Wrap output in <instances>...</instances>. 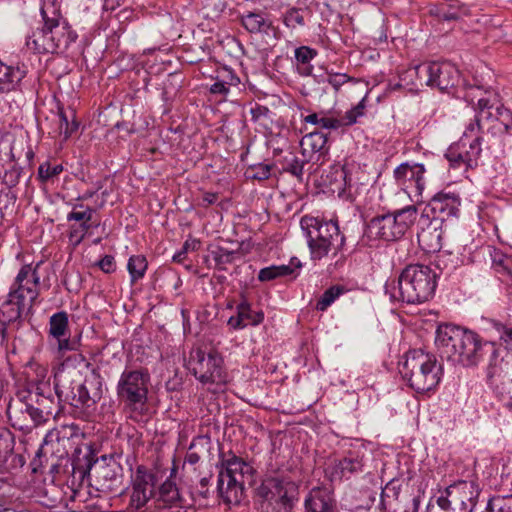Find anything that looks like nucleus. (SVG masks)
Instances as JSON below:
<instances>
[{"instance_id": "nucleus-34", "label": "nucleus", "mask_w": 512, "mask_h": 512, "mask_svg": "<svg viewBox=\"0 0 512 512\" xmlns=\"http://www.w3.org/2000/svg\"><path fill=\"white\" fill-rule=\"evenodd\" d=\"M148 268V261L144 255H132L128 259L127 270L130 275V283L134 285L136 282L144 278Z\"/></svg>"}, {"instance_id": "nucleus-19", "label": "nucleus", "mask_w": 512, "mask_h": 512, "mask_svg": "<svg viewBox=\"0 0 512 512\" xmlns=\"http://www.w3.org/2000/svg\"><path fill=\"white\" fill-rule=\"evenodd\" d=\"M461 204L460 197L454 192H439L430 200L428 207L432 219H439L441 224L444 221L457 217Z\"/></svg>"}, {"instance_id": "nucleus-37", "label": "nucleus", "mask_w": 512, "mask_h": 512, "mask_svg": "<svg viewBox=\"0 0 512 512\" xmlns=\"http://www.w3.org/2000/svg\"><path fill=\"white\" fill-rule=\"evenodd\" d=\"M365 110V98H363L356 106L346 111L343 116L338 117V121L340 122V128L349 127L354 125L359 117L364 115Z\"/></svg>"}, {"instance_id": "nucleus-64", "label": "nucleus", "mask_w": 512, "mask_h": 512, "mask_svg": "<svg viewBox=\"0 0 512 512\" xmlns=\"http://www.w3.org/2000/svg\"><path fill=\"white\" fill-rule=\"evenodd\" d=\"M59 131L60 134L64 135V128H67L69 126V119L68 116L62 111H59Z\"/></svg>"}, {"instance_id": "nucleus-60", "label": "nucleus", "mask_w": 512, "mask_h": 512, "mask_svg": "<svg viewBox=\"0 0 512 512\" xmlns=\"http://www.w3.org/2000/svg\"><path fill=\"white\" fill-rule=\"evenodd\" d=\"M86 234L83 233L77 226H71L69 231V239L79 245L85 238Z\"/></svg>"}, {"instance_id": "nucleus-46", "label": "nucleus", "mask_w": 512, "mask_h": 512, "mask_svg": "<svg viewBox=\"0 0 512 512\" xmlns=\"http://www.w3.org/2000/svg\"><path fill=\"white\" fill-rule=\"evenodd\" d=\"M486 512H512V496L499 497L490 501Z\"/></svg>"}, {"instance_id": "nucleus-59", "label": "nucleus", "mask_w": 512, "mask_h": 512, "mask_svg": "<svg viewBox=\"0 0 512 512\" xmlns=\"http://www.w3.org/2000/svg\"><path fill=\"white\" fill-rule=\"evenodd\" d=\"M209 91L211 94L226 96L229 93L230 88L220 80L216 79V82L210 86Z\"/></svg>"}, {"instance_id": "nucleus-43", "label": "nucleus", "mask_w": 512, "mask_h": 512, "mask_svg": "<svg viewBox=\"0 0 512 512\" xmlns=\"http://www.w3.org/2000/svg\"><path fill=\"white\" fill-rule=\"evenodd\" d=\"M461 148L464 147L460 142L458 145L450 146L445 154V157L453 168H459L462 165L466 166L467 157H465V152L462 151Z\"/></svg>"}, {"instance_id": "nucleus-17", "label": "nucleus", "mask_w": 512, "mask_h": 512, "mask_svg": "<svg viewBox=\"0 0 512 512\" xmlns=\"http://www.w3.org/2000/svg\"><path fill=\"white\" fill-rule=\"evenodd\" d=\"M363 453L360 450H350L342 457L330 460L325 467V477L332 483L350 479L363 471Z\"/></svg>"}, {"instance_id": "nucleus-11", "label": "nucleus", "mask_w": 512, "mask_h": 512, "mask_svg": "<svg viewBox=\"0 0 512 512\" xmlns=\"http://www.w3.org/2000/svg\"><path fill=\"white\" fill-rule=\"evenodd\" d=\"M82 474L83 477L87 476L97 491L103 493L118 492L123 482L122 468L112 456L104 455L94 461L89 459Z\"/></svg>"}, {"instance_id": "nucleus-38", "label": "nucleus", "mask_w": 512, "mask_h": 512, "mask_svg": "<svg viewBox=\"0 0 512 512\" xmlns=\"http://www.w3.org/2000/svg\"><path fill=\"white\" fill-rule=\"evenodd\" d=\"M293 269L287 265L270 266L261 269L258 273V279L261 282L271 281L281 276L290 275Z\"/></svg>"}, {"instance_id": "nucleus-5", "label": "nucleus", "mask_w": 512, "mask_h": 512, "mask_svg": "<svg viewBox=\"0 0 512 512\" xmlns=\"http://www.w3.org/2000/svg\"><path fill=\"white\" fill-rule=\"evenodd\" d=\"M217 490L221 499L229 505H237L244 496L245 485L255 482V469L233 452L219 456Z\"/></svg>"}, {"instance_id": "nucleus-16", "label": "nucleus", "mask_w": 512, "mask_h": 512, "mask_svg": "<svg viewBox=\"0 0 512 512\" xmlns=\"http://www.w3.org/2000/svg\"><path fill=\"white\" fill-rule=\"evenodd\" d=\"M32 401L30 395V402L18 399L9 404L7 415L13 427L25 430L45 422V413L49 411L44 406L35 407Z\"/></svg>"}, {"instance_id": "nucleus-33", "label": "nucleus", "mask_w": 512, "mask_h": 512, "mask_svg": "<svg viewBox=\"0 0 512 512\" xmlns=\"http://www.w3.org/2000/svg\"><path fill=\"white\" fill-rule=\"evenodd\" d=\"M303 121L306 124L315 125L319 128L326 130H338L340 129V122L335 113L330 111H320L308 114L303 117Z\"/></svg>"}, {"instance_id": "nucleus-62", "label": "nucleus", "mask_w": 512, "mask_h": 512, "mask_svg": "<svg viewBox=\"0 0 512 512\" xmlns=\"http://www.w3.org/2000/svg\"><path fill=\"white\" fill-rule=\"evenodd\" d=\"M79 128V123L73 119L69 122V126L64 128V139H68L74 132H76Z\"/></svg>"}, {"instance_id": "nucleus-55", "label": "nucleus", "mask_w": 512, "mask_h": 512, "mask_svg": "<svg viewBox=\"0 0 512 512\" xmlns=\"http://www.w3.org/2000/svg\"><path fill=\"white\" fill-rule=\"evenodd\" d=\"M500 374L498 373V369L496 366L490 365L487 369V382L490 387L495 390H498V378Z\"/></svg>"}, {"instance_id": "nucleus-22", "label": "nucleus", "mask_w": 512, "mask_h": 512, "mask_svg": "<svg viewBox=\"0 0 512 512\" xmlns=\"http://www.w3.org/2000/svg\"><path fill=\"white\" fill-rule=\"evenodd\" d=\"M423 86L431 87L428 63H422L409 67L399 74V83L394 89H405L407 91H418Z\"/></svg>"}, {"instance_id": "nucleus-18", "label": "nucleus", "mask_w": 512, "mask_h": 512, "mask_svg": "<svg viewBox=\"0 0 512 512\" xmlns=\"http://www.w3.org/2000/svg\"><path fill=\"white\" fill-rule=\"evenodd\" d=\"M426 169L421 163H401L394 170V178L399 187H401L410 198H419L425 188L424 174Z\"/></svg>"}, {"instance_id": "nucleus-30", "label": "nucleus", "mask_w": 512, "mask_h": 512, "mask_svg": "<svg viewBox=\"0 0 512 512\" xmlns=\"http://www.w3.org/2000/svg\"><path fill=\"white\" fill-rule=\"evenodd\" d=\"M241 23L250 33H266L272 29V21L261 12H248L242 15Z\"/></svg>"}, {"instance_id": "nucleus-44", "label": "nucleus", "mask_w": 512, "mask_h": 512, "mask_svg": "<svg viewBox=\"0 0 512 512\" xmlns=\"http://www.w3.org/2000/svg\"><path fill=\"white\" fill-rule=\"evenodd\" d=\"M481 137L476 136L469 142V150H464L466 160V167H473L476 165L477 159L481 154Z\"/></svg>"}, {"instance_id": "nucleus-35", "label": "nucleus", "mask_w": 512, "mask_h": 512, "mask_svg": "<svg viewBox=\"0 0 512 512\" xmlns=\"http://www.w3.org/2000/svg\"><path fill=\"white\" fill-rule=\"evenodd\" d=\"M471 106L474 109L475 115L474 119H472L465 127L463 137L461 138V145L463 147H466V140L468 138L480 136V132L486 129V126L484 125V118L480 115V107L476 103Z\"/></svg>"}, {"instance_id": "nucleus-45", "label": "nucleus", "mask_w": 512, "mask_h": 512, "mask_svg": "<svg viewBox=\"0 0 512 512\" xmlns=\"http://www.w3.org/2000/svg\"><path fill=\"white\" fill-rule=\"evenodd\" d=\"M303 10L299 8H290L284 14V23L288 28L295 29L298 26H304Z\"/></svg>"}, {"instance_id": "nucleus-7", "label": "nucleus", "mask_w": 512, "mask_h": 512, "mask_svg": "<svg viewBox=\"0 0 512 512\" xmlns=\"http://www.w3.org/2000/svg\"><path fill=\"white\" fill-rule=\"evenodd\" d=\"M464 98L469 105L476 103L480 107L486 130L492 136L501 137L512 133V112L500 103L499 95L495 91L470 86Z\"/></svg>"}, {"instance_id": "nucleus-25", "label": "nucleus", "mask_w": 512, "mask_h": 512, "mask_svg": "<svg viewBox=\"0 0 512 512\" xmlns=\"http://www.w3.org/2000/svg\"><path fill=\"white\" fill-rule=\"evenodd\" d=\"M305 512H336L332 492L325 487H314L304 501Z\"/></svg>"}, {"instance_id": "nucleus-36", "label": "nucleus", "mask_w": 512, "mask_h": 512, "mask_svg": "<svg viewBox=\"0 0 512 512\" xmlns=\"http://www.w3.org/2000/svg\"><path fill=\"white\" fill-rule=\"evenodd\" d=\"M440 21H455L462 16L461 8L456 4L440 3L430 10Z\"/></svg>"}, {"instance_id": "nucleus-41", "label": "nucleus", "mask_w": 512, "mask_h": 512, "mask_svg": "<svg viewBox=\"0 0 512 512\" xmlns=\"http://www.w3.org/2000/svg\"><path fill=\"white\" fill-rule=\"evenodd\" d=\"M64 168L62 164H57L51 166L49 161H45L41 163L38 167L37 171V179L41 183H47L52 180L54 177H57L59 174L63 172Z\"/></svg>"}, {"instance_id": "nucleus-49", "label": "nucleus", "mask_w": 512, "mask_h": 512, "mask_svg": "<svg viewBox=\"0 0 512 512\" xmlns=\"http://www.w3.org/2000/svg\"><path fill=\"white\" fill-rule=\"evenodd\" d=\"M326 81L334 88L335 91H339V89L351 78L344 73H336L332 71H326Z\"/></svg>"}, {"instance_id": "nucleus-61", "label": "nucleus", "mask_w": 512, "mask_h": 512, "mask_svg": "<svg viewBox=\"0 0 512 512\" xmlns=\"http://www.w3.org/2000/svg\"><path fill=\"white\" fill-rule=\"evenodd\" d=\"M287 170L295 176H300L303 173V162L295 159L289 164Z\"/></svg>"}, {"instance_id": "nucleus-31", "label": "nucleus", "mask_w": 512, "mask_h": 512, "mask_svg": "<svg viewBox=\"0 0 512 512\" xmlns=\"http://www.w3.org/2000/svg\"><path fill=\"white\" fill-rule=\"evenodd\" d=\"M159 502H162L164 506L167 507H175V508H184L185 501L181 497L179 490L176 484L167 479L159 488Z\"/></svg>"}, {"instance_id": "nucleus-15", "label": "nucleus", "mask_w": 512, "mask_h": 512, "mask_svg": "<svg viewBox=\"0 0 512 512\" xmlns=\"http://www.w3.org/2000/svg\"><path fill=\"white\" fill-rule=\"evenodd\" d=\"M155 484V475L146 467L139 466L132 481L127 512H154L146 506L154 495Z\"/></svg>"}, {"instance_id": "nucleus-14", "label": "nucleus", "mask_w": 512, "mask_h": 512, "mask_svg": "<svg viewBox=\"0 0 512 512\" xmlns=\"http://www.w3.org/2000/svg\"><path fill=\"white\" fill-rule=\"evenodd\" d=\"M479 496L477 485L473 481H459L448 486L437 498L438 505L452 507L457 512H472Z\"/></svg>"}, {"instance_id": "nucleus-21", "label": "nucleus", "mask_w": 512, "mask_h": 512, "mask_svg": "<svg viewBox=\"0 0 512 512\" xmlns=\"http://www.w3.org/2000/svg\"><path fill=\"white\" fill-rule=\"evenodd\" d=\"M49 335L57 341L60 352L76 349L77 343L69 338V318L65 311L54 313L49 319Z\"/></svg>"}, {"instance_id": "nucleus-12", "label": "nucleus", "mask_w": 512, "mask_h": 512, "mask_svg": "<svg viewBox=\"0 0 512 512\" xmlns=\"http://www.w3.org/2000/svg\"><path fill=\"white\" fill-rule=\"evenodd\" d=\"M187 367L203 384L225 385L228 382L223 358L215 350L206 353L201 348L193 349Z\"/></svg>"}, {"instance_id": "nucleus-58", "label": "nucleus", "mask_w": 512, "mask_h": 512, "mask_svg": "<svg viewBox=\"0 0 512 512\" xmlns=\"http://www.w3.org/2000/svg\"><path fill=\"white\" fill-rule=\"evenodd\" d=\"M59 440V432L58 431H50L44 438L43 444L41 446L40 451L47 453L49 450V447L53 446V441Z\"/></svg>"}, {"instance_id": "nucleus-24", "label": "nucleus", "mask_w": 512, "mask_h": 512, "mask_svg": "<svg viewBox=\"0 0 512 512\" xmlns=\"http://www.w3.org/2000/svg\"><path fill=\"white\" fill-rule=\"evenodd\" d=\"M24 464L23 456L14 453V439L8 432H0V473H13Z\"/></svg>"}, {"instance_id": "nucleus-8", "label": "nucleus", "mask_w": 512, "mask_h": 512, "mask_svg": "<svg viewBox=\"0 0 512 512\" xmlns=\"http://www.w3.org/2000/svg\"><path fill=\"white\" fill-rule=\"evenodd\" d=\"M300 226L307 238L312 260H321L330 253L337 256L344 245L345 237L336 221L305 215Z\"/></svg>"}, {"instance_id": "nucleus-9", "label": "nucleus", "mask_w": 512, "mask_h": 512, "mask_svg": "<svg viewBox=\"0 0 512 512\" xmlns=\"http://www.w3.org/2000/svg\"><path fill=\"white\" fill-rule=\"evenodd\" d=\"M400 373L409 387L417 393H426L439 384L442 366L435 355L414 349L406 353Z\"/></svg>"}, {"instance_id": "nucleus-50", "label": "nucleus", "mask_w": 512, "mask_h": 512, "mask_svg": "<svg viewBox=\"0 0 512 512\" xmlns=\"http://www.w3.org/2000/svg\"><path fill=\"white\" fill-rule=\"evenodd\" d=\"M510 260L499 252H495L492 258V265L499 273H507L512 277V271L509 268Z\"/></svg>"}, {"instance_id": "nucleus-47", "label": "nucleus", "mask_w": 512, "mask_h": 512, "mask_svg": "<svg viewBox=\"0 0 512 512\" xmlns=\"http://www.w3.org/2000/svg\"><path fill=\"white\" fill-rule=\"evenodd\" d=\"M95 211L96 210L90 206H86L84 210H71V212L67 214L66 219L68 222L92 221Z\"/></svg>"}, {"instance_id": "nucleus-52", "label": "nucleus", "mask_w": 512, "mask_h": 512, "mask_svg": "<svg viewBox=\"0 0 512 512\" xmlns=\"http://www.w3.org/2000/svg\"><path fill=\"white\" fill-rule=\"evenodd\" d=\"M494 328L499 334V339L504 343L512 341V326H505L501 323H495Z\"/></svg>"}, {"instance_id": "nucleus-57", "label": "nucleus", "mask_w": 512, "mask_h": 512, "mask_svg": "<svg viewBox=\"0 0 512 512\" xmlns=\"http://www.w3.org/2000/svg\"><path fill=\"white\" fill-rule=\"evenodd\" d=\"M36 403H37V406L36 407H41V406H44L46 407V411H49V413H45V421L53 415V408H52V405H53V399L50 398V397H45V396H41L40 398H37L36 400Z\"/></svg>"}, {"instance_id": "nucleus-40", "label": "nucleus", "mask_w": 512, "mask_h": 512, "mask_svg": "<svg viewBox=\"0 0 512 512\" xmlns=\"http://www.w3.org/2000/svg\"><path fill=\"white\" fill-rule=\"evenodd\" d=\"M345 289L342 286H332L327 289L323 295L319 298L316 304L318 311L324 312L327 308L344 293Z\"/></svg>"}, {"instance_id": "nucleus-56", "label": "nucleus", "mask_w": 512, "mask_h": 512, "mask_svg": "<svg viewBox=\"0 0 512 512\" xmlns=\"http://www.w3.org/2000/svg\"><path fill=\"white\" fill-rule=\"evenodd\" d=\"M196 447V441L193 440L188 448L185 456V462L191 465H195L200 460V455L194 450Z\"/></svg>"}, {"instance_id": "nucleus-26", "label": "nucleus", "mask_w": 512, "mask_h": 512, "mask_svg": "<svg viewBox=\"0 0 512 512\" xmlns=\"http://www.w3.org/2000/svg\"><path fill=\"white\" fill-rule=\"evenodd\" d=\"M442 226L439 219H432L426 227L418 232V243L425 252L435 253L442 249Z\"/></svg>"}, {"instance_id": "nucleus-48", "label": "nucleus", "mask_w": 512, "mask_h": 512, "mask_svg": "<svg viewBox=\"0 0 512 512\" xmlns=\"http://www.w3.org/2000/svg\"><path fill=\"white\" fill-rule=\"evenodd\" d=\"M216 79L220 80L223 84L228 86H237L240 83L239 77L235 74V72L227 67L220 69L217 72Z\"/></svg>"}, {"instance_id": "nucleus-10", "label": "nucleus", "mask_w": 512, "mask_h": 512, "mask_svg": "<svg viewBox=\"0 0 512 512\" xmlns=\"http://www.w3.org/2000/svg\"><path fill=\"white\" fill-rule=\"evenodd\" d=\"M416 218L417 208L409 205L393 213L373 217L367 225L368 233L386 241H395L404 236Z\"/></svg>"}, {"instance_id": "nucleus-4", "label": "nucleus", "mask_w": 512, "mask_h": 512, "mask_svg": "<svg viewBox=\"0 0 512 512\" xmlns=\"http://www.w3.org/2000/svg\"><path fill=\"white\" fill-rule=\"evenodd\" d=\"M437 271L428 265H407L398 276L386 284V293L392 301L420 304L431 299L436 291Z\"/></svg>"}, {"instance_id": "nucleus-32", "label": "nucleus", "mask_w": 512, "mask_h": 512, "mask_svg": "<svg viewBox=\"0 0 512 512\" xmlns=\"http://www.w3.org/2000/svg\"><path fill=\"white\" fill-rule=\"evenodd\" d=\"M318 52L309 46H300L295 49L294 57L297 64L299 75L307 77L313 72L311 61L317 56Z\"/></svg>"}, {"instance_id": "nucleus-51", "label": "nucleus", "mask_w": 512, "mask_h": 512, "mask_svg": "<svg viewBox=\"0 0 512 512\" xmlns=\"http://www.w3.org/2000/svg\"><path fill=\"white\" fill-rule=\"evenodd\" d=\"M97 266L107 274L113 273L116 270L115 258L112 255H105L97 262Z\"/></svg>"}, {"instance_id": "nucleus-6", "label": "nucleus", "mask_w": 512, "mask_h": 512, "mask_svg": "<svg viewBox=\"0 0 512 512\" xmlns=\"http://www.w3.org/2000/svg\"><path fill=\"white\" fill-rule=\"evenodd\" d=\"M151 377L147 369L126 368L120 375L116 392L125 414L135 422H141L149 414L148 393Z\"/></svg>"}, {"instance_id": "nucleus-28", "label": "nucleus", "mask_w": 512, "mask_h": 512, "mask_svg": "<svg viewBox=\"0 0 512 512\" xmlns=\"http://www.w3.org/2000/svg\"><path fill=\"white\" fill-rule=\"evenodd\" d=\"M327 135L320 131H313L305 135L301 140L303 154L312 159L314 154L324 155L327 152Z\"/></svg>"}, {"instance_id": "nucleus-27", "label": "nucleus", "mask_w": 512, "mask_h": 512, "mask_svg": "<svg viewBox=\"0 0 512 512\" xmlns=\"http://www.w3.org/2000/svg\"><path fill=\"white\" fill-rule=\"evenodd\" d=\"M26 75L25 65H6L0 60V94L18 90Z\"/></svg>"}, {"instance_id": "nucleus-53", "label": "nucleus", "mask_w": 512, "mask_h": 512, "mask_svg": "<svg viewBox=\"0 0 512 512\" xmlns=\"http://www.w3.org/2000/svg\"><path fill=\"white\" fill-rule=\"evenodd\" d=\"M210 480H211V476L210 477H203L200 481H199V484L197 485L196 487V490L194 492H192V495H197L201 498H208L209 496V485H210Z\"/></svg>"}, {"instance_id": "nucleus-54", "label": "nucleus", "mask_w": 512, "mask_h": 512, "mask_svg": "<svg viewBox=\"0 0 512 512\" xmlns=\"http://www.w3.org/2000/svg\"><path fill=\"white\" fill-rule=\"evenodd\" d=\"M269 112L270 111H269V109L267 107L259 105V104H255L250 109L251 119L254 122H258L262 118H266L268 116Z\"/></svg>"}, {"instance_id": "nucleus-20", "label": "nucleus", "mask_w": 512, "mask_h": 512, "mask_svg": "<svg viewBox=\"0 0 512 512\" xmlns=\"http://www.w3.org/2000/svg\"><path fill=\"white\" fill-rule=\"evenodd\" d=\"M431 87L441 91L456 86L460 80V73L457 67L448 61L428 63Z\"/></svg>"}, {"instance_id": "nucleus-39", "label": "nucleus", "mask_w": 512, "mask_h": 512, "mask_svg": "<svg viewBox=\"0 0 512 512\" xmlns=\"http://www.w3.org/2000/svg\"><path fill=\"white\" fill-rule=\"evenodd\" d=\"M273 166L266 163L253 164L247 167L245 176L247 179L264 181L270 178Z\"/></svg>"}, {"instance_id": "nucleus-1", "label": "nucleus", "mask_w": 512, "mask_h": 512, "mask_svg": "<svg viewBox=\"0 0 512 512\" xmlns=\"http://www.w3.org/2000/svg\"><path fill=\"white\" fill-rule=\"evenodd\" d=\"M35 266L23 265L10 285L6 299L0 304L1 344L16 337L25 318L33 314L34 305L40 294V275Z\"/></svg>"}, {"instance_id": "nucleus-13", "label": "nucleus", "mask_w": 512, "mask_h": 512, "mask_svg": "<svg viewBox=\"0 0 512 512\" xmlns=\"http://www.w3.org/2000/svg\"><path fill=\"white\" fill-rule=\"evenodd\" d=\"M55 388L60 399L64 397V400L68 401L71 406L80 409L87 416L95 410L96 403L101 398V391L95 388L93 382L89 380H85L83 383L72 382L67 389L55 384Z\"/></svg>"}, {"instance_id": "nucleus-23", "label": "nucleus", "mask_w": 512, "mask_h": 512, "mask_svg": "<svg viewBox=\"0 0 512 512\" xmlns=\"http://www.w3.org/2000/svg\"><path fill=\"white\" fill-rule=\"evenodd\" d=\"M264 321V312L254 310L252 304L246 298L236 306V315L231 316L227 325L233 330H242L247 326H258Z\"/></svg>"}, {"instance_id": "nucleus-3", "label": "nucleus", "mask_w": 512, "mask_h": 512, "mask_svg": "<svg viewBox=\"0 0 512 512\" xmlns=\"http://www.w3.org/2000/svg\"><path fill=\"white\" fill-rule=\"evenodd\" d=\"M42 26L27 37L26 45L38 54H64L78 39L69 21L62 14L58 0H42L40 6Z\"/></svg>"}, {"instance_id": "nucleus-2", "label": "nucleus", "mask_w": 512, "mask_h": 512, "mask_svg": "<svg viewBox=\"0 0 512 512\" xmlns=\"http://www.w3.org/2000/svg\"><path fill=\"white\" fill-rule=\"evenodd\" d=\"M435 345L442 358L465 367L475 366L488 354L497 358V348L492 341H482L469 330L453 324H440L435 335Z\"/></svg>"}, {"instance_id": "nucleus-29", "label": "nucleus", "mask_w": 512, "mask_h": 512, "mask_svg": "<svg viewBox=\"0 0 512 512\" xmlns=\"http://www.w3.org/2000/svg\"><path fill=\"white\" fill-rule=\"evenodd\" d=\"M346 172L342 167H332L326 174L322 175L323 184L333 194L342 196L346 191Z\"/></svg>"}, {"instance_id": "nucleus-42", "label": "nucleus", "mask_w": 512, "mask_h": 512, "mask_svg": "<svg viewBox=\"0 0 512 512\" xmlns=\"http://www.w3.org/2000/svg\"><path fill=\"white\" fill-rule=\"evenodd\" d=\"M238 253L236 251H229L224 248H217L212 251V257L215 265L220 270H225L227 264H231L236 259Z\"/></svg>"}, {"instance_id": "nucleus-63", "label": "nucleus", "mask_w": 512, "mask_h": 512, "mask_svg": "<svg viewBox=\"0 0 512 512\" xmlns=\"http://www.w3.org/2000/svg\"><path fill=\"white\" fill-rule=\"evenodd\" d=\"M188 250H189V241H186L183 245L182 250L173 256V261L177 262V263H182L184 261V259L186 258V254H187Z\"/></svg>"}]
</instances>
